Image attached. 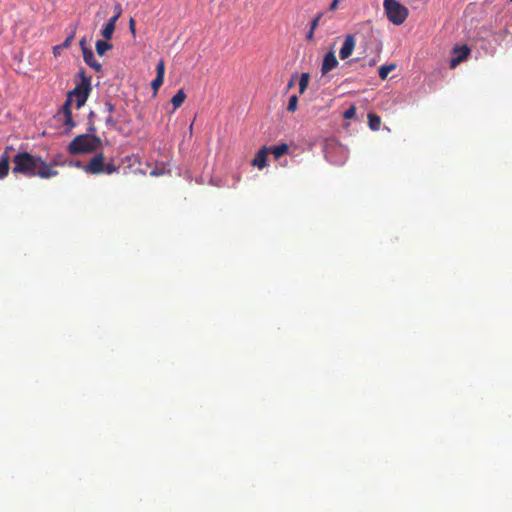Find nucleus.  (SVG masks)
<instances>
[{"label": "nucleus", "mask_w": 512, "mask_h": 512, "mask_svg": "<svg viewBox=\"0 0 512 512\" xmlns=\"http://www.w3.org/2000/svg\"><path fill=\"white\" fill-rule=\"evenodd\" d=\"M321 17H322V14L320 13V14H318V15H317L313 20H312V22H311V28H310V29H312V30H315V29H316V27H317V26H318V24H319V20L321 19Z\"/></svg>", "instance_id": "obj_27"}, {"label": "nucleus", "mask_w": 512, "mask_h": 512, "mask_svg": "<svg viewBox=\"0 0 512 512\" xmlns=\"http://www.w3.org/2000/svg\"><path fill=\"white\" fill-rule=\"evenodd\" d=\"M395 68H396V64H394V63L381 66L378 71L379 77L382 80H385L387 78V76L389 75V73L392 72L393 70H395Z\"/></svg>", "instance_id": "obj_19"}, {"label": "nucleus", "mask_w": 512, "mask_h": 512, "mask_svg": "<svg viewBox=\"0 0 512 512\" xmlns=\"http://www.w3.org/2000/svg\"><path fill=\"white\" fill-rule=\"evenodd\" d=\"M61 48H62V46H55L53 48L54 54L57 55L59 53V49H61Z\"/></svg>", "instance_id": "obj_32"}, {"label": "nucleus", "mask_w": 512, "mask_h": 512, "mask_svg": "<svg viewBox=\"0 0 512 512\" xmlns=\"http://www.w3.org/2000/svg\"><path fill=\"white\" fill-rule=\"evenodd\" d=\"M185 99H186V94H185L184 90L183 89H179L177 91V93L171 99V103L173 105V109L174 110L178 109L183 104Z\"/></svg>", "instance_id": "obj_16"}, {"label": "nucleus", "mask_w": 512, "mask_h": 512, "mask_svg": "<svg viewBox=\"0 0 512 512\" xmlns=\"http://www.w3.org/2000/svg\"><path fill=\"white\" fill-rule=\"evenodd\" d=\"M356 115V107L354 105L350 106L343 114L345 119H352Z\"/></svg>", "instance_id": "obj_24"}, {"label": "nucleus", "mask_w": 512, "mask_h": 512, "mask_svg": "<svg viewBox=\"0 0 512 512\" xmlns=\"http://www.w3.org/2000/svg\"><path fill=\"white\" fill-rule=\"evenodd\" d=\"M454 56L450 60V68H456L462 61L467 59L470 54V48L467 45L456 46L453 49Z\"/></svg>", "instance_id": "obj_8"}, {"label": "nucleus", "mask_w": 512, "mask_h": 512, "mask_svg": "<svg viewBox=\"0 0 512 512\" xmlns=\"http://www.w3.org/2000/svg\"><path fill=\"white\" fill-rule=\"evenodd\" d=\"M298 97L296 95H292L289 99L287 110L289 112H295L297 110Z\"/></svg>", "instance_id": "obj_21"}, {"label": "nucleus", "mask_w": 512, "mask_h": 512, "mask_svg": "<svg viewBox=\"0 0 512 512\" xmlns=\"http://www.w3.org/2000/svg\"><path fill=\"white\" fill-rule=\"evenodd\" d=\"M80 46L82 49L83 59H84L85 63L88 66H90L91 68H93L95 71L99 72L102 68V65L95 60L93 51L86 47L85 39H82L80 41Z\"/></svg>", "instance_id": "obj_7"}, {"label": "nucleus", "mask_w": 512, "mask_h": 512, "mask_svg": "<svg viewBox=\"0 0 512 512\" xmlns=\"http://www.w3.org/2000/svg\"><path fill=\"white\" fill-rule=\"evenodd\" d=\"M117 123V119H115L112 114H108V116L105 119L106 126L110 129H114L116 128Z\"/></svg>", "instance_id": "obj_23"}, {"label": "nucleus", "mask_w": 512, "mask_h": 512, "mask_svg": "<svg viewBox=\"0 0 512 512\" xmlns=\"http://www.w3.org/2000/svg\"><path fill=\"white\" fill-rule=\"evenodd\" d=\"M375 63H376L375 59H372V60H370V61H369V65H370V66L375 65Z\"/></svg>", "instance_id": "obj_33"}, {"label": "nucleus", "mask_w": 512, "mask_h": 512, "mask_svg": "<svg viewBox=\"0 0 512 512\" xmlns=\"http://www.w3.org/2000/svg\"><path fill=\"white\" fill-rule=\"evenodd\" d=\"M71 40H72V36L68 37L61 46L68 47L71 43Z\"/></svg>", "instance_id": "obj_30"}, {"label": "nucleus", "mask_w": 512, "mask_h": 512, "mask_svg": "<svg viewBox=\"0 0 512 512\" xmlns=\"http://www.w3.org/2000/svg\"><path fill=\"white\" fill-rule=\"evenodd\" d=\"M12 149L13 148L10 146L6 147L5 151L2 153L0 157V179H3L8 175L10 163V156L8 154V150Z\"/></svg>", "instance_id": "obj_13"}, {"label": "nucleus", "mask_w": 512, "mask_h": 512, "mask_svg": "<svg viewBox=\"0 0 512 512\" xmlns=\"http://www.w3.org/2000/svg\"><path fill=\"white\" fill-rule=\"evenodd\" d=\"M116 21L115 18H110L101 31V35L105 40H110L115 31Z\"/></svg>", "instance_id": "obj_14"}, {"label": "nucleus", "mask_w": 512, "mask_h": 512, "mask_svg": "<svg viewBox=\"0 0 512 512\" xmlns=\"http://www.w3.org/2000/svg\"><path fill=\"white\" fill-rule=\"evenodd\" d=\"M104 168H105V170L103 173L108 174V175L117 172L119 169L117 166L114 165L113 162L104 163Z\"/></svg>", "instance_id": "obj_22"}, {"label": "nucleus", "mask_w": 512, "mask_h": 512, "mask_svg": "<svg viewBox=\"0 0 512 512\" xmlns=\"http://www.w3.org/2000/svg\"><path fill=\"white\" fill-rule=\"evenodd\" d=\"M101 139L95 135L81 134L76 136L68 145V151L72 155L90 153L101 146Z\"/></svg>", "instance_id": "obj_3"}, {"label": "nucleus", "mask_w": 512, "mask_h": 512, "mask_svg": "<svg viewBox=\"0 0 512 512\" xmlns=\"http://www.w3.org/2000/svg\"><path fill=\"white\" fill-rule=\"evenodd\" d=\"M325 157L333 164L342 165L346 159L345 150L340 144L330 142L325 147Z\"/></svg>", "instance_id": "obj_5"}, {"label": "nucleus", "mask_w": 512, "mask_h": 512, "mask_svg": "<svg viewBox=\"0 0 512 512\" xmlns=\"http://www.w3.org/2000/svg\"><path fill=\"white\" fill-rule=\"evenodd\" d=\"M129 29H130L131 33L135 36V34H136L135 20L133 18H131L129 21Z\"/></svg>", "instance_id": "obj_28"}, {"label": "nucleus", "mask_w": 512, "mask_h": 512, "mask_svg": "<svg viewBox=\"0 0 512 512\" xmlns=\"http://www.w3.org/2000/svg\"><path fill=\"white\" fill-rule=\"evenodd\" d=\"M310 76L308 73H302L299 80V93L303 94L308 87Z\"/></svg>", "instance_id": "obj_20"}, {"label": "nucleus", "mask_w": 512, "mask_h": 512, "mask_svg": "<svg viewBox=\"0 0 512 512\" xmlns=\"http://www.w3.org/2000/svg\"><path fill=\"white\" fill-rule=\"evenodd\" d=\"M112 47V44L104 40H98L95 44L96 52L99 56H103L106 51L111 50Z\"/></svg>", "instance_id": "obj_18"}, {"label": "nucleus", "mask_w": 512, "mask_h": 512, "mask_svg": "<svg viewBox=\"0 0 512 512\" xmlns=\"http://www.w3.org/2000/svg\"><path fill=\"white\" fill-rule=\"evenodd\" d=\"M294 82L293 80H291L289 83H288V88H291L293 86Z\"/></svg>", "instance_id": "obj_34"}, {"label": "nucleus", "mask_w": 512, "mask_h": 512, "mask_svg": "<svg viewBox=\"0 0 512 512\" xmlns=\"http://www.w3.org/2000/svg\"><path fill=\"white\" fill-rule=\"evenodd\" d=\"M289 150V147L287 144L283 143L280 145L273 146L269 149V153H272L275 159H279L283 155H285Z\"/></svg>", "instance_id": "obj_15"}, {"label": "nucleus", "mask_w": 512, "mask_h": 512, "mask_svg": "<svg viewBox=\"0 0 512 512\" xmlns=\"http://www.w3.org/2000/svg\"><path fill=\"white\" fill-rule=\"evenodd\" d=\"M114 16L112 18H115V21L117 22V20L119 19V17L121 16L122 14V7H121V4L120 3H117L115 6H114Z\"/></svg>", "instance_id": "obj_26"}, {"label": "nucleus", "mask_w": 512, "mask_h": 512, "mask_svg": "<svg viewBox=\"0 0 512 512\" xmlns=\"http://www.w3.org/2000/svg\"><path fill=\"white\" fill-rule=\"evenodd\" d=\"M338 2H339V0H333L332 3L330 4L329 9L335 10L337 8Z\"/></svg>", "instance_id": "obj_29"}, {"label": "nucleus", "mask_w": 512, "mask_h": 512, "mask_svg": "<svg viewBox=\"0 0 512 512\" xmlns=\"http://www.w3.org/2000/svg\"><path fill=\"white\" fill-rule=\"evenodd\" d=\"M13 173L23 174L25 176H38L48 179L58 175V171L53 169L57 162L54 160L51 164L46 163L39 156H34L28 152H20L13 158Z\"/></svg>", "instance_id": "obj_1"}, {"label": "nucleus", "mask_w": 512, "mask_h": 512, "mask_svg": "<svg viewBox=\"0 0 512 512\" xmlns=\"http://www.w3.org/2000/svg\"><path fill=\"white\" fill-rule=\"evenodd\" d=\"M368 125L371 130L378 131L381 126V118L375 113L368 114Z\"/></svg>", "instance_id": "obj_17"}, {"label": "nucleus", "mask_w": 512, "mask_h": 512, "mask_svg": "<svg viewBox=\"0 0 512 512\" xmlns=\"http://www.w3.org/2000/svg\"><path fill=\"white\" fill-rule=\"evenodd\" d=\"M313 34H314V30L310 29V31L308 32L306 38L308 40H311L313 38Z\"/></svg>", "instance_id": "obj_31"}, {"label": "nucleus", "mask_w": 512, "mask_h": 512, "mask_svg": "<svg viewBox=\"0 0 512 512\" xmlns=\"http://www.w3.org/2000/svg\"><path fill=\"white\" fill-rule=\"evenodd\" d=\"M355 48V38L353 35L349 34L345 37L344 43L340 49L339 56L342 60L347 59L351 56L353 50Z\"/></svg>", "instance_id": "obj_9"}, {"label": "nucleus", "mask_w": 512, "mask_h": 512, "mask_svg": "<svg viewBox=\"0 0 512 512\" xmlns=\"http://www.w3.org/2000/svg\"><path fill=\"white\" fill-rule=\"evenodd\" d=\"M383 7L388 20L394 25H401L408 17L407 7L397 0H384Z\"/></svg>", "instance_id": "obj_4"}, {"label": "nucleus", "mask_w": 512, "mask_h": 512, "mask_svg": "<svg viewBox=\"0 0 512 512\" xmlns=\"http://www.w3.org/2000/svg\"><path fill=\"white\" fill-rule=\"evenodd\" d=\"M80 82L67 95V99L62 106L60 114L63 116V123L68 127H74L75 122L72 118L71 104L75 102L77 108H81L87 101L91 92V80L85 76L84 70L78 73Z\"/></svg>", "instance_id": "obj_2"}, {"label": "nucleus", "mask_w": 512, "mask_h": 512, "mask_svg": "<svg viewBox=\"0 0 512 512\" xmlns=\"http://www.w3.org/2000/svg\"><path fill=\"white\" fill-rule=\"evenodd\" d=\"M115 110V106L110 102L106 101L104 103L103 112L107 114H112Z\"/></svg>", "instance_id": "obj_25"}, {"label": "nucleus", "mask_w": 512, "mask_h": 512, "mask_svg": "<svg viewBox=\"0 0 512 512\" xmlns=\"http://www.w3.org/2000/svg\"><path fill=\"white\" fill-rule=\"evenodd\" d=\"M268 154L269 148H267L266 146L260 148L251 162L252 166L257 167L258 169H263L264 167H266Z\"/></svg>", "instance_id": "obj_12"}, {"label": "nucleus", "mask_w": 512, "mask_h": 512, "mask_svg": "<svg viewBox=\"0 0 512 512\" xmlns=\"http://www.w3.org/2000/svg\"><path fill=\"white\" fill-rule=\"evenodd\" d=\"M338 65V60L333 51H330L325 54L322 62L321 72L323 75L327 74Z\"/></svg>", "instance_id": "obj_10"}, {"label": "nucleus", "mask_w": 512, "mask_h": 512, "mask_svg": "<svg viewBox=\"0 0 512 512\" xmlns=\"http://www.w3.org/2000/svg\"><path fill=\"white\" fill-rule=\"evenodd\" d=\"M83 169L85 172L93 175L103 173L105 170L103 153L95 155Z\"/></svg>", "instance_id": "obj_6"}, {"label": "nucleus", "mask_w": 512, "mask_h": 512, "mask_svg": "<svg viewBox=\"0 0 512 512\" xmlns=\"http://www.w3.org/2000/svg\"><path fill=\"white\" fill-rule=\"evenodd\" d=\"M164 74H165V63H164V60L161 59V60H159V62L157 63V66H156V77L151 83V87L155 93L158 91V89L163 84Z\"/></svg>", "instance_id": "obj_11"}]
</instances>
